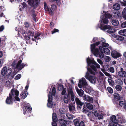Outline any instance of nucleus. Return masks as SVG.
<instances>
[{
	"label": "nucleus",
	"mask_w": 126,
	"mask_h": 126,
	"mask_svg": "<svg viewBox=\"0 0 126 126\" xmlns=\"http://www.w3.org/2000/svg\"><path fill=\"white\" fill-rule=\"evenodd\" d=\"M87 62L88 65L90 66L91 69L94 71H96L97 70L96 68H99L100 65L98 64L94 59L91 60L89 57H88L87 59Z\"/></svg>",
	"instance_id": "f257e3e1"
},
{
	"label": "nucleus",
	"mask_w": 126,
	"mask_h": 126,
	"mask_svg": "<svg viewBox=\"0 0 126 126\" xmlns=\"http://www.w3.org/2000/svg\"><path fill=\"white\" fill-rule=\"evenodd\" d=\"M101 44L100 41L95 42V43L91 44L90 48L91 51L92 53L96 57H98L99 53V48H96V47Z\"/></svg>",
	"instance_id": "f03ea898"
},
{
	"label": "nucleus",
	"mask_w": 126,
	"mask_h": 126,
	"mask_svg": "<svg viewBox=\"0 0 126 126\" xmlns=\"http://www.w3.org/2000/svg\"><path fill=\"white\" fill-rule=\"evenodd\" d=\"M26 32L28 36L30 37L34 36V38L35 40L36 39L38 40L40 39V37H41V35H42L41 33L38 32H36L34 35V32L32 29L26 31Z\"/></svg>",
	"instance_id": "7ed1b4c3"
},
{
	"label": "nucleus",
	"mask_w": 126,
	"mask_h": 126,
	"mask_svg": "<svg viewBox=\"0 0 126 126\" xmlns=\"http://www.w3.org/2000/svg\"><path fill=\"white\" fill-rule=\"evenodd\" d=\"M39 0H28L27 2L28 4L34 9L37 8L39 3Z\"/></svg>",
	"instance_id": "20e7f679"
},
{
	"label": "nucleus",
	"mask_w": 126,
	"mask_h": 126,
	"mask_svg": "<svg viewBox=\"0 0 126 126\" xmlns=\"http://www.w3.org/2000/svg\"><path fill=\"white\" fill-rule=\"evenodd\" d=\"M102 46H100L99 47V57L100 58H103L104 57V54L103 52V48H104L105 47H108L109 44L107 43L102 42Z\"/></svg>",
	"instance_id": "39448f33"
},
{
	"label": "nucleus",
	"mask_w": 126,
	"mask_h": 126,
	"mask_svg": "<svg viewBox=\"0 0 126 126\" xmlns=\"http://www.w3.org/2000/svg\"><path fill=\"white\" fill-rule=\"evenodd\" d=\"M100 28L103 31H105L106 29H108L107 32L109 33H112L114 32V30L111 29V26L109 25H103L102 24H101Z\"/></svg>",
	"instance_id": "423d86ee"
},
{
	"label": "nucleus",
	"mask_w": 126,
	"mask_h": 126,
	"mask_svg": "<svg viewBox=\"0 0 126 126\" xmlns=\"http://www.w3.org/2000/svg\"><path fill=\"white\" fill-rule=\"evenodd\" d=\"M85 77L92 83H95L96 82V78L95 76L90 75L88 72H86Z\"/></svg>",
	"instance_id": "0eeeda50"
},
{
	"label": "nucleus",
	"mask_w": 126,
	"mask_h": 126,
	"mask_svg": "<svg viewBox=\"0 0 126 126\" xmlns=\"http://www.w3.org/2000/svg\"><path fill=\"white\" fill-rule=\"evenodd\" d=\"M113 98L112 99L113 103L115 105L118 104L119 101L120 100V97L119 94L117 93H115L113 94Z\"/></svg>",
	"instance_id": "6e6552de"
},
{
	"label": "nucleus",
	"mask_w": 126,
	"mask_h": 126,
	"mask_svg": "<svg viewBox=\"0 0 126 126\" xmlns=\"http://www.w3.org/2000/svg\"><path fill=\"white\" fill-rule=\"evenodd\" d=\"M22 60H20L18 61L16 66V68L18 70H21L25 66V65L24 63H21Z\"/></svg>",
	"instance_id": "1a4fd4ad"
},
{
	"label": "nucleus",
	"mask_w": 126,
	"mask_h": 126,
	"mask_svg": "<svg viewBox=\"0 0 126 126\" xmlns=\"http://www.w3.org/2000/svg\"><path fill=\"white\" fill-rule=\"evenodd\" d=\"M11 93L13 97L16 95L14 97L16 100L18 101H20V99L18 97L19 94V92L18 91L13 89L11 90Z\"/></svg>",
	"instance_id": "9d476101"
},
{
	"label": "nucleus",
	"mask_w": 126,
	"mask_h": 126,
	"mask_svg": "<svg viewBox=\"0 0 126 126\" xmlns=\"http://www.w3.org/2000/svg\"><path fill=\"white\" fill-rule=\"evenodd\" d=\"M88 85L85 79L83 78L81 80L80 79L79 81L78 86L80 88H81L82 87L86 86Z\"/></svg>",
	"instance_id": "9b49d317"
},
{
	"label": "nucleus",
	"mask_w": 126,
	"mask_h": 126,
	"mask_svg": "<svg viewBox=\"0 0 126 126\" xmlns=\"http://www.w3.org/2000/svg\"><path fill=\"white\" fill-rule=\"evenodd\" d=\"M116 105L119 106V107L124 110H126V100L120 101Z\"/></svg>",
	"instance_id": "f8f14e48"
},
{
	"label": "nucleus",
	"mask_w": 126,
	"mask_h": 126,
	"mask_svg": "<svg viewBox=\"0 0 126 126\" xmlns=\"http://www.w3.org/2000/svg\"><path fill=\"white\" fill-rule=\"evenodd\" d=\"M9 95L6 98L5 101L6 103L7 104H12L13 103V96L11 92L9 93Z\"/></svg>",
	"instance_id": "ddd939ff"
},
{
	"label": "nucleus",
	"mask_w": 126,
	"mask_h": 126,
	"mask_svg": "<svg viewBox=\"0 0 126 126\" xmlns=\"http://www.w3.org/2000/svg\"><path fill=\"white\" fill-rule=\"evenodd\" d=\"M75 101L77 104V108L79 109H81L83 105L84 104V103L82 102L77 97L75 98Z\"/></svg>",
	"instance_id": "4468645a"
},
{
	"label": "nucleus",
	"mask_w": 126,
	"mask_h": 126,
	"mask_svg": "<svg viewBox=\"0 0 126 126\" xmlns=\"http://www.w3.org/2000/svg\"><path fill=\"white\" fill-rule=\"evenodd\" d=\"M73 122L75 126H85L84 122L83 121L79 122L77 119H75Z\"/></svg>",
	"instance_id": "2eb2a0df"
},
{
	"label": "nucleus",
	"mask_w": 126,
	"mask_h": 126,
	"mask_svg": "<svg viewBox=\"0 0 126 126\" xmlns=\"http://www.w3.org/2000/svg\"><path fill=\"white\" fill-rule=\"evenodd\" d=\"M118 74L120 77H126V72L124 70L123 68L122 67L121 68Z\"/></svg>",
	"instance_id": "dca6fc26"
},
{
	"label": "nucleus",
	"mask_w": 126,
	"mask_h": 126,
	"mask_svg": "<svg viewBox=\"0 0 126 126\" xmlns=\"http://www.w3.org/2000/svg\"><path fill=\"white\" fill-rule=\"evenodd\" d=\"M111 54L112 57L114 58H119L121 56L120 53L115 50L112 51L111 52Z\"/></svg>",
	"instance_id": "f3484780"
},
{
	"label": "nucleus",
	"mask_w": 126,
	"mask_h": 126,
	"mask_svg": "<svg viewBox=\"0 0 126 126\" xmlns=\"http://www.w3.org/2000/svg\"><path fill=\"white\" fill-rule=\"evenodd\" d=\"M30 105L29 103L25 104L24 106L23 110H25L27 112L30 111L32 110V107Z\"/></svg>",
	"instance_id": "a211bd4d"
},
{
	"label": "nucleus",
	"mask_w": 126,
	"mask_h": 126,
	"mask_svg": "<svg viewBox=\"0 0 126 126\" xmlns=\"http://www.w3.org/2000/svg\"><path fill=\"white\" fill-rule=\"evenodd\" d=\"M122 118V116L120 115H117V116L116 119L118 123H123L124 122Z\"/></svg>",
	"instance_id": "6ab92c4d"
},
{
	"label": "nucleus",
	"mask_w": 126,
	"mask_h": 126,
	"mask_svg": "<svg viewBox=\"0 0 126 126\" xmlns=\"http://www.w3.org/2000/svg\"><path fill=\"white\" fill-rule=\"evenodd\" d=\"M8 72L7 67L5 66L3 67L1 71V74L2 76L5 75Z\"/></svg>",
	"instance_id": "aec40b11"
},
{
	"label": "nucleus",
	"mask_w": 126,
	"mask_h": 126,
	"mask_svg": "<svg viewBox=\"0 0 126 126\" xmlns=\"http://www.w3.org/2000/svg\"><path fill=\"white\" fill-rule=\"evenodd\" d=\"M66 95L67 96H64V97L63 100L64 103L67 104L68 102H70V96H68L67 94Z\"/></svg>",
	"instance_id": "412c9836"
},
{
	"label": "nucleus",
	"mask_w": 126,
	"mask_h": 126,
	"mask_svg": "<svg viewBox=\"0 0 126 126\" xmlns=\"http://www.w3.org/2000/svg\"><path fill=\"white\" fill-rule=\"evenodd\" d=\"M94 114L95 117H97L98 119H102L103 118V116L98 113L96 111H95L94 112Z\"/></svg>",
	"instance_id": "4be33fe9"
},
{
	"label": "nucleus",
	"mask_w": 126,
	"mask_h": 126,
	"mask_svg": "<svg viewBox=\"0 0 126 126\" xmlns=\"http://www.w3.org/2000/svg\"><path fill=\"white\" fill-rule=\"evenodd\" d=\"M110 121L117 123L116 116L114 115L111 116L110 118Z\"/></svg>",
	"instance_id": "5701e85b"
},
{
	"label": "nucleus",
	"mask_w": 126,
	"mask_h": 126,
	"mask_svg": "<svg viewBox=\"0 0 126 126\" xmlns=\"http://www.w3.org/2000/svg\"><path fill=\"white\" fill-rule=\"evenodd\" d=\"M85 105V107L86 108H88L89 110H92L93 108V106L90 103H85L84 104Z\"/></svg>",
	"instance_id": "b1692460"
},
{
	"label": "nucleus",
	"mask_w": 126,
	"mask_h": 126,
	"mask_svg": "<svg viewBox=\"0 0 126 126\" xmlns=\"http://www.w3.org/2000/svg\"><path fill=\"white\" fill-rule=\"evenodd\" d=\"M52 119L53 121L56 122L58 120L57 115L55 113L53 112L52 114Z\"/></svg>",
	"instance_id": "393cba45"
},
{
	"label": "nucleus",
	"mask_w": 126,
	"mask_h": 126,
	"mask_svg": "<svg viewBox=\"0 0 126 126\" xmlns=\"http://www.w3.org/2000/svg\"><path fill=\"white\" fill-rule=\"evenodd\" d=\"M31 12L32 13V16L33 17V19L35 21H36V17L35 11L34 9L32 10L31 11Z\"/></svg>",
	"instance_id": "a878e982"
},
{
	"label": "nucleus",
	"mask_w": 126,
	"mask_h": 126,
	"mask_svg": "<svg viewBox=\"0 0 126 126\" xmlns=\"http://www.w3.org/2000/svg\"><path fill=\"white\" fill-rule=\"evenodd\" d=\"M76 91L80 96H82L83 95L84 92L82 90L79 89H78L76 90Z\"/></svg>",
	"instance_id": "bb28decb"
},
{
	"label": "nucleus",
	"mask_w": 126,
	"mask_h": 126,
	"mask_svg": "<svg viewBox=\"0 0 126 126\" xmlns=\"http://www.w3.org/2000/svg\"><path fill=\"white\" fill-rule=\"evenodd\" d=\"M118 33L121 35L126 36V29L121 30Z\"/></svg>",
	"instance_id": "cd10ccee"
},
{
	"label": "nucleus",
	"mask_w": 126,
	"mask_h": 126,
	"mask_svg": "<svg viewBox=\"0 0 126 126\" xmlns=\"http://www.w3.org/2000/svg\"><path fill=\"white\" fill-rule=\"evenodd\" d=\"M48 99L47 100L48 102H52V93L51 92H49V94L48 95Z\"/></svg>",
	"instance_id": "c85d7f7f"
},
{
	"label": "nucleus",
	"mask_w": 126,
	"mask_h": 126,
	"mask_svg": "<svg viewBox=\"0 0 126 126\" xmlns=\"http://www.w3.org/2000/svg\"><path fill=\"white\" fill-rule=\"evenodd\" d=\"M113 9L114 10H118L120 8V5L118 3H115L114 4L113 6Z\"/></svg>",
	"instance_id": "c756f323"
},
{
	"label": "nucleus",
	"mask_w": 126,
	"mask_h": 126,
	"mask_svg": "<svg viewBox=\"0 0 126 126\" xmlns=\"http://www.w3.org/2000/svg\"><path fill=\"white\" fill-rule=\"evenodd\" d=\"M115 82L116 84L118 85H122L123 84V81L120 79H117L115 80Z\"/></svg>",
	"instance_id": "7c9ffc66"
},
{
	"label": "nucleus",
	"mask_w": 126,
	"mask_h": 126,
	"mask_svg": "<svg viewBox=\"0 0 126 126\" xmlns=\"http://www.w3.org/2000/svg\"><path fill=\"white\" fill-rule=\"evenodd\" d=\"M103 52L105 54H110V51L109 49L106 47H104V48H103Z\"/></svg>",
	"instance_id": "2f4dec72"
},
{
	"label": "nucleus",
	"mask_w": 126,
	"mask_h": 126,
	"mask_svg": "<svg viewBox=\"0 0 126 126\" xmlns=\"http://www.w3.org/2000/svg\"><path fill=\"white\" fill-rule=\"evenodd\" d=\"M27 92L24 91L22 92L20 95L21 97L25 98L27 96Z\"/></svg>",
	"instance_id": "473e14b6"
},
{
	"label": "nucleus",
	"mask_w": 126,
	"mask_h": 126,
	"mask_svg": "<svg viewBox=\"0 0 126 126\" xmlns=\"http://www.w3.org/2000/svg\"><path fill=\"white\" fill-rule=\"evenodd\" d=\"M120 125L117 123L110 121L109 126H119Z\"/></svg>",
	"instance_id": "72a5a7b5"
},
{
	"label": "nucleus",
	"mask_w": 126,
	"mask_h": 126,
	"mask_svg": "<svg viewBox=\"0 0 126 126\" xmlns=\"http://www.w3.org/2000/svg\"><path fill=\"white\" fill-rule=\"evenodd\" d=\"M112 24L115 26H117L119 24V21L117 20H113L112 21Z\"/></svg>",
	"instance_id": "f704fd0d"
},
{
	"label": "nucleus",
	"mask_w": 126,
	"mask_h": 126,
	"mask_svg": "<svg viewBox=\"0 0 126 126\" xmlns=\"http://www.w3.org/2000/svg\"><path fill=\"white\" fill-rule=\"evenodd\" d=\"M68 108L69 110L70 111L75 110V107L74 105H72L70 104L69 105Z\"/></svg>",
	"instance_id": "c9c22d12"
},
{
	"label": "nucleus",
	"mask_w": 126,
	"mask_h": 126,
	"mask_svg": "<svg viewBox=\"0 0 126 126\" xmlns=\"http://www.w3.org/2000/svg\"><path fill=\"white\" fill-rule=\"evenodd\" d=\"M122 14L123 18L126 19V7L124 9L123 11L122 12Z\"/></svg>",
	"instance_id": "e433bc0d"
},
{
	"label": "nucleus",
	"mask_w": 126,
	"mask_h": 126,
	"mask_svg": "<svg viewBox=\"0 0 126 126\" xmlns=\"http://www.w3.org/2000/svg\"><path fill=\"white\" fill-rule=\"evenodd\" d=\"M31 37H30V36H27L24 37V39L26 40H30V39H32V40L33 41H35L36 42V40L35 39H34L33 38H31Z\"/></svg>",
	"instance_id": "4c0bfd02"
},
{
	"label": "nucleus",
	"mask_w": 126,
	"mask_h": 126,
	"mask_svg": "<svg viewBox=\"0 0 126 126\" xmlns=\"http://www.w3.org/2000/svg\"><path fill=\"white\" fill-rule=\"evenodd\" d=\"M88 71L89 72V73L94 75L95 74V72L94 71H93L92 69L89 67L87 68Z\"/></svg>",
	"instance_id": "58836bf2"
},
{
	"label": "nucleus",
	"mask_w": 126,
	"mask_h": 126,
	"mask_svg": "<svg viewBox=\"0 0 126 126\" xmlns=\"http://www.w3.org/2000/svg\"><path fill=\"white\" fill-rule=\"evenodd\" d=\"M66 115L67 118L69 119H72L73 118V115L69 113H67Z\"/></svg>",
	"instance_id": "ea45409f"
},
{
	"label": "nucleus",
	"mask_w": 126,
	"mask_h": 126,
	"mask_svg": "<svg viewBox=\"0 0 126 126\" xmlns=\"http://www.w3.org/2000/svg\"><path fill=\"white\" fill-rule=\"evenodd\" d=\"M68 95L70 96L71 95L74 94L73 91V90L72 88H70L68 91Z\"/></svg>",
	"instance_id": "a19ab883"
},
{
	"label": "nucleus",
	"mask_w": 126,
	"mask_h": 126,
	"mask_svg": "<svg viewBox=\"0 0 126 126\" xmlns=\"http://www.w3.org/2000/svg\"><path fill=\"white\" fill-rule=\"evenodd\" d=\"M115 89L118 91H121L122 89V86L120 85H117L115 87Z\"/></svg>",
	"instance_id": "79ce46f5"
},
{
	"label": "nucleus",
	"mask_w": 126,
	"mask_h": 126,
	"mask_svg": "<svg viewBox=\"0 0 126 126\" xmlns=\"http://www.w3.org/2000/svg\"><path fill=\"white\" fill-rule=\"evenodd\" d=\"M107 89L108 92L110 94H112L113 93V90L110 87H107Z\"/></svg>",
	"instance_id": "37998d69"
},
{
	"label": "nucleus",
	"mask_w": 126,
	"mask_h": 126,
	"mask_svg": "<svg viewBox=\"0 0 126 126\" xmlns=\"http://www.w3.org/2000/svg\"><path fill=\"white\" fill-rule=\"evenodd\" d=\"M17 60H14L12 63V66L13 67H14L16 68V64H17Z\"/></svg>",
	"instance_id": "c03bdc74"
},
{
	"label": "nucleus",
	"mask_w": 126,
	"mask_h": 126,
	"mask_svg": "<svg viewBox=\"0 0 126 126\" xmlns=\"http://www.w3.org/2000/svg\"><path fill=\"white\" fill-rule=\"evenodd\" d=\"M8 73L7 76L8 77H9V76H10V74H11L12 72V69L10 68H9L8 69H7Z\"/></svg>",
	"instance_id": "a18cd8bd"
},
{
	"label": "nucleus",
	"mask_w": 126,
	"mask_h": 126,
	"mask_svg": "<svg viewBox=\"0 0 126 126\" xmlns=\"http://www.w3.org/2000/svg\"><path fill=\"white\" fill-rule=\"evenodd\" d=\"M105 16L106 18L109 19L110 18L112 17L111 15L110 14H106Z\"/></svg>",
	"instance_id": "49530a36"
},
{
	"label": "nucleus",
	"mask_w": 126,
	"mask_h": 126,
	"mask_svg": "<svg viewBox=\"0 0 126 126\" xmlns=\"http://www.w3.org/2000/svg\"><path fill=\"white\" fill-rule=\"evenodd\" d=\"M87 98L86 101H88L89 102L93 101V99L92 97H90V96H87Z\"/></svg>",
	"instance_id": "de8ad7c7"
},
{
	"label": "nucleus",
	"mask_w": 126,
	"mask_h": 126,
	"mask_svg": "<svg viewBox=\"0 0 126 126\" xmlns=\"http://www.w3.org/2000/svg\"><path fill=\"white\" fill-rule=\"evenodd\" d=\"M102 20H103V23L105 24H107L108 23L109 21L106 18H104L103 19H102Z\"/></svg>",
	"instance_id": "09e8293b"
},
{
	"label": "nucleus",
	"mask_w": 126,
	"mask_h": 126,
	"mask_svg": "<svg viewBox=\"0 0 126 126\" xmlns=\"http://www.w3.org/2000/svg\"><path fill=\"white\" fill-rule=\"evenodd\" d=\"M83 89L86 93H89L90 89L88 88H87L86 86L84 87H83Z\"/></svg>",
	"instance_id": "8fccbe9b"
},
{
	"label": "nucleus",
	"mask_w": 126,
	"mask_h": 126,
	"mask_svg": "<svg viewBox=\"0 0 126 126\" xmlns=\"http://www.w3.org/2000/svg\"><path fill=\"white\" fill-rule=\"evenodd\" d=\"M24 24L25 25V27L26 28H28L30 26V24L27 22H24Z\"/></svg>",
	"instance_id": "3c124183"
},
{
	"label": "nucleus",
	"mask_w": 126,
	"mask_h": 126,
	"mask_svg": "<svg viewBox=\"0 0 126 126\" xmlns=\"http://www.w3.org/2000/svg\"><path fill=\"white\" fill-rule=\"evenodd\" d=\"M47 105L48 107L52 108L53 106V103L52 102H48Z\"/></svg>",
	"instance_id": "603ef678"
},
{
	"label": "nucleus",
	"mask_w": 126,
	"mask_h": 126,
	"mask_svg": "<svg viewBox=\"0 0 126 126\" xmlns=\"http://www.w3.org/2000/svg\"><path fill=\"white\" fill-rule=\"evenodd\" d=\"M59 30L55 28L52 31H51V33L53 34L56 32H59Z\"/></svg>",
	"instance_id": "864d4df0"
},
{
	"label": "nucleus",
	"mask_w": 126,
	"mask_h": 126,
	"mask_svg": "<svg viewBox=\"0 0 126 126\" xmlns=\"http://www.w3.org/2000/svg\"><path fill=\"white\" fill-rule=\"evenodd\" d=\"M21 77V75L20 74H18L17 75L15 78L16 80H18L20 79Z\"/></svg>",
	"instance_id": "5fc2aeb1"
},
{
	"label": "nucleus",
	"mask_w": 126,
	"mask_h": 126,
	"mask_svg": "<svg viewBox=\"0 0 126 126\" xmlns=\"http://www.w3.org/2000/svg\"><path fill=\"white\" fill-rule=\"evenodd\" d=\"M63 88V86L62 84L59 85L58 87V89L60 91Z\"/></svg>",
	"instance_id": "6e6d98bb"
},
{
	"label": "nucleus",
	"mask_w": 126,
	"mask_h": 126,
	"mask_svg": "<svg viewBox=\"0 0 126 126\" xmlns=\"http://www.w3.org/2000/svg\"><path fill=\"white\" fill-rule=\"evenodd\" d=\"M52 92L53 95L55 96L56 93V89L55 87H54L53 88L52 90Z\"/></svg>",
	"instance_id": "4d7b16f0"
},
{
	"label": "nucleus",
	"mask_w": 126,
	"mask_h": 126,
	"mask_svg": "<svg viewBox=\"0 0 126 126\" xmlns=\"http://www.w3.org/2000/svg\"><path fill=\"white\" fill-rule=\"evenodd\" d=\"M121 27L122 28L126 27V21L124 22L121 24Z\"/></svg>",
	"instance_id": "13d9d810"
},
{
	"label": "nucleus",
	"mask_w": 126,
	"mask_h": 126,
	"mask_svg": "<svg viewBox=\"0 0 126 126\" xmlns=\"http://www.w3.org/2000/svg\"><path fill=\"white\" fill-rule=\"evenodd\" d=\"M66 91V89L65 88H63V89L61 93V94L62 95H64L65 94Z\"/></svg>",
	"instance_id": "bf43d9fd"
},
{
	"label": "nucleus",
	"mask_w": 126,
	"mask_h": 126,
	"mask_svg": "<svg viewBox=\"0 0 126 126\" xmlns=\"http://www.w3.org/2000/svg\"><path fill=\"white\" fill-rule=\"evenodd\" d=\"M108 82L110 84L112 85V83H114L112 79H108Z\"/></svg>",
	"instance_id": "052dcab7"
},
{
	"label": "nucleus",
	"mask_w": 126,
	"mask_h": 126,
	"mask_svg": "<svg viewBox=\"0 0 126 126\" xmlns=\"http://www.w3.org/2000/svg\"><path fill=\"white\" fill-rule=\"evenodd\" d=\"M109 70L110 72L113 73L114 72V70L113 67H110L109 69Z\"/></svg>",
	"instance_id": "680f3d73"
},
{
	"label": "nucleus",
	"mask_w": 126,
	"mask_h": 126,
	"mask_svg": "<svg viewBox=\"0 0 126 126\" xmlns=\"http://www.w3.org/2000/svg\"><path fill=\"white\" fill-rule=\"evenodd\" d=\"M124 2H121L120 3L121 5L123 6H126V0H123Z\"/></svg>",
	"instance_id": "e2e57ef3"
},
{
	"label": "nucleus",
	"mask_w": 126,
	"mask_h": 126,
	"mask_svg": "<svg viewBox=\"0 0 126 126\" xmlns=\"http://www.w3.org/2000/svg\"><path fill=\"white\" fill-rule=\"evenodd\" d=\"M84 108L86 109L85 107V104H84V105L83 106V111L84 112H85V113H87L88 112V110H86V109H85Z\"/></svg>",
	"instance_id": "0e129e2a"
},
{
	"label": "nucleus",
	"mask_w": 126,
	"mask_h": 126,
	"mask_svg": "<svg viewBox=\"0 0 126 126\" xmlns=\"http://www.w3.org/2000/svg\"><path fill=\"white\" fill-rule=\"evenodd\" d=\"M110 60V58L109 56H106L105 58V60L106 62H108Z\"/></svg>",
	"instance_id": "69168bd1"
},
{
	"label": "nucleus",
	"mask_w": 126,
	"mask_h": 126,
	"mask_svg": "<svg viewBox=\"0 0 126 126\" xmlns=\"http://www.w3.org/2000/svg\"><path fill=\"white\" fill-rule=\"evenodd\" d=\"M54 24H55L53 23L52 22H51L50 24V28L52 29L54 27Z\"/></svg>",
	"instance_id": "338daca9"
},
{
	"label": "nucleus",
	"mask_w": 126,
	"mask_h": 126,
	"mask_svg": "<svg viewBox=\"0 0 126 126\" xmlns=\"http://www.w3.org/2000/svg\"><path fill=\"white\" fill-rule=\"evenodd\" d=\"M97 62L100 64H102L103 63L102 61H101V60L99 59H97Z\"/></svg>",
	"instance_id": "774afa93"
}]
</instances>
